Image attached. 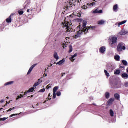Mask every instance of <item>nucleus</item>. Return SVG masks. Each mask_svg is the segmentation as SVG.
Returning a JSON list of instances; mask_svg holds the SVG:
<instances>
[{
	"label": "nucleus",
	"instance_id": "obj_47",
	"mask_svg": "<svg viewBox=\"0 0 128 128\" xmlns=\"http://www.w3.org/2000/svg\"><path fill=\"white\" fill-rule=\"evenodd\" d=\"M126 46H122V50H126Z\"/></svg>",
	"mask_w": 128,
	"mask_h": 128
},
{
	"label": "nucleus",
	"instance_id": "obj_35",
	"mask_svg": "<svg viewBox=\"0 0 128 128\" xmlns=\"http://www.w3.org/2000/svg\"><path fill=\"white\" fill-rule=\"evenodd\" d=\"M110 70L111 72H112V70H114V66H111L109 67Z\"/></svg>",
	"mask_w": 128,
	"mask_h": 128
},
{
	"label": "nucleus",
	"instance_id": "obj_14",
	"mask_svg": "<svg viewBox=\"0 0 128 128\" xmlns=\"http://www.w3.org/2000/svg\"><path fill=\"white\" fill-rule=\"evenodd\" d=\"M96 2H92V3L88 4L87 6L89 8H92L94 6H96Z\"/></svg>",
	"mask_w": 128,
	"mask_h": 128
},
{
	"label": "nucleus",
	"instance_id": "obj_52",
	"mask_svg": "<svg viewBox=\"0 0 128 128\" xmlns=\"http://www.w3.org/2000/svg\"><path fill=\"white\" fill-rule=\"evenodd\" d=\"M0 102H1V104H2V103L4 102V100H2L0 101Z\"/></svg>",
	"mask_w": 128,
	"mask_h": 128
},
{
	"label": "nucleus",
	"instance_id": "obj_62",
	"mask_svg": "<svg viewBox=\"0 0 128 128\" xmlns=\"http://www.w3.org/2000/svg\"><path fill=\"white\" fill-rule=\"evenodd\" d=\"M6 98H7L8 100L9 98H8V97H6Z\"/></svg>",
	"mask_w": 128,
	"mask_h": 128
},
{
	"label": "nucleus",
	"instance_id": "obj_43",
	"mask_svg": "<svg viewBox=\"0 0 128 128\" xmlns=\"http://www.w3.org/2000/svg\"><path fill=\"white\" fill-rule=\"evenodd\" d=\"M53 98H56V93H53Z\"/></svg>",
	"mask_w": 128,
	"mask_h": 128
},
{
	"label": "nucleus",
	"instance_id": "obj_8",
	"mask_svg": "<svg viewBox=\"0 0 128 128\" xmlns=\"http://www.w3.org/2000/svg\"><path fill=\"white\" fill-rule=\"evenodd\" d=\"M128 34V32L124 30H122L120 33L119 34H120V36H126V34Z\"/></svg>",
	"mask_w": 128,
	"mask_h": 128
},
{
	"label": "nucleus",
	"instance_id": "obj_5",
	"mask_svg": "<svg viewBox=\"0 0 128 128\" xmlns=\"http://www.w3.org/2000/svg\"><path fill=\"white\" fill-rule=\"evenodd\" d=\"M66 8V10H70L72 8V3L70 2L68 3V4L66 5V6H65Z\"/></svg>",
	"mask_w": 128,
	"mask_h": 128
},
{
	"label": "nucleus",
	"instance_id": "obj_19",
	"mask_svg": "<svg viewBox=\"0 0 128 128\" xmlns=\"http://www.w3.org/2000/svg\"><path fill=\"white\" fill-rule=\"evenodd\" d=\"M54 58L57 60L60 59V57H58V52H55L54 54Z\"/></svg>",
	"mask_w": 128,
	"mask_h": 128
},
{
	"label": "nucleus",
	"instance_id": "obj_2",
	"mask_svg": "<svg viewBox=\"0 0 128 128\" xmlns=\"http://www.w3.org/2000/svg\"><path fill=\"white\" fill-rule=\"evenodd\" d=\"M64 23L62 22L64 28L66 30V32H72V22H66V20L64 21Z\"/></svg>",
	"mask_w": 128,
	"mask_h": 128
},
{
	"label": "nucleus",
	"instance_id": "obj_58",
	"mask_svg": "<svg viewBox=\"0 0 128 128\" xmlns=\"http://www.w3.org/2000/svg\"><path fill=\"white\" fill-rule=\"evenodd\" d=\"M77 1H78V0H72V2H76Z\"/></svg>",
	"mask_w": 128,
	"mask_h": 128
},
{
	"label": "nucleus",
	"instance_id": "obj_56",
	"mask_svg": "<svg viewBox=\"0 0 128 128\" xmlns=\"http://www.w3.org/2000/svg\"><path fill=\"white\" fill-rule=\"evenodd\" d=\"M51 95H52V94L50 93L48 96L50 97V96H50Z\"/></svg>",
	"mask_w": 128,
	"mask_h": 128
},
{
	"label": "nucleus",
	"instance_id": "obj_34",
	"mask_svg": "<svg viewBox=\"0 0 128 128\" xmlns=\"http://www.w3.org/2000/svg\"><path fill=\"white\" fill-rule=\"evenodd\" d=\"M18 14L20 16H22V14H24V11L19 10V11L18 12Z\"/></svg>",
	"mask_w": 128,
	"mask_h": 128
},
{
	"label": "nucleus",
	"instance_id": "obj_12",
	"mask_svg": "<svg viewBox=\"0 0 128 128\" xmlns=\"http://www.w3.org/2000/svg\"><path fill=\"white\" fill-rule=\"evenodd\" d=\"M12 16H14V14H12L11 16H10L9 18L6 20V22H8V24L12 23Z\"/></svg>",
	"mask_w": 128,
	"mask_h": 128
},
{
	"label": "nucleus",
	"instance_id": "obj_17",
	"mask_svg": "<svg viewBox=\"0 0 128 128\" xmlns=\"http://www.w3.org/2000/svg\"><path fill=\"white\" fill-rule=\"evenodd\" d=\"M126 22H128V20H124V21H122V22H120L118 24V28H120V26H122V24H126Z\"/></svg>",
	"mask_w": 128,
	"mask_h": 128
},
{
	"label": "nucleus",
	"instance_id": "obj_20",
	"mask_svg": "<svg viewBox=\"0 0 128 128\" xmlns=\"http://www.w3.org/2000/svg\"><path fill=\"white\" fill-rule=\"evenodd\" d=\"M66 62V60L64 59H63L62 60L58 62L56 64H58L59 66H61V64H64V62Z\"/></svg>",
	"mask_w": 128,
	"mask_h": 128
},
{
	"label": "nucleus",
	"instance_id": "obj_53",
	"mask_svg": "<svg viewBox=\"0 0 128 128\" xmlns=\"http://www.w3.org/2000/svg\"><path fill=\"white\" fill-rule=\"evenodd\" d=\"M28 98H34V95H32V96H29Z\"/></svg>",
	"mask_w": 128,
	"mask_h": 128
},
{
	"label": "nucleus",
	"instance_id": "obj_44",
	"mask_svg": "<svg viewBox=\"0 0 128 128\" xmlns=\"http://www.w3.org/2000/svg\"><path fill=\"white\" fill-rule=\"evenodd\" d=\"M124 86H125V88H128V82H126L124 84Z\"/></svg>",
	"mask_w": 128,
	"mask_h": 128
},
{
	"label": "nucleus",
	"instance_id": "obj_48",
	"mask_svg": "<svg viewBox=\"0 0 128 128\" xmlns=\"http://www.w3.org/2000/svg\"><path fill=\"white\" fill-rule=\"evenodd\" d=\"M61 76V78H64V76H66V73H62Z\"/></svg>",
	"mask_w": 128,
	"mask_h": 128
},
{
	"label": "nucleus",
	"instance_id": "obj_3",
	"mask_svg": "<svg viewBox=\"0 0 128 128\" xmlns=\"http://www.w3.org/2000/svg\"><path fill=\"white\" fill-rule=\"evenodd\" d=\"M118 44V38L114 36L110 38V45L111 48H116Z\"/></svg>",
	"mask_w": 128,
	"mask_h": 128
},
{
	"label": "nucleus",
	"instance_id": "obj_21",
	"mask_svg": "<svg viewBox=\"0 0 128 128\" xmlns=\"http://www.w3.org/2000/svg\"><path fill=\"white\" fill-rule=\"evenodd\" d=\"M114 74L116 76H119V74H120V70H116L114 71Z\"/></svg>",
	"mask_w": 128,
	"mask_h": 128
},
{
	"label": "nucleus",
	"instance_id": "obj_24",
	"mask_svg": "<svg viewBox=\"0 0 128 128\" xmlns=\"http://www.w3.org/2000/svg\"><path fill=\"white\" fill-rule=\"evenodd\" d=\"M58 87L56 86L53 89V93L56 94V92H58Z\"/></svg>",
	"mask_w": 128,
	"mask_h": 128
},
{
	"label": "nucleus",
	"instance_id": "obj_28",
	"mask_svg": "<svg viewBox=\"0 0 128 128\" xmlns=\"http://www.w3.org/2000/svg\"><path fill=\"white\" fill-rule=\"evenodd\" d=\"M122 62L124 66H128V62H126V60H123L122 61Z\"/></svg>",
	"mask_w": 128,
	"mask_h": 128
},
{
	"label": "nucleus",
	"instance_id": "obj_51",
	"mask_svg": "<svg viewBox=\"0 0 128 128\" xmlns=\"http://www.w3.org/2000/svg\"><path fill=\"white\" fill-rule=\"evenodd\" d=\"M62 46H63V48H64V49L65 48V47H66V44H62Z\"/></svg>",
	"mask_w": 128,
	"mask_h": 128
},
{
	"label": "nucleus",
	"instance_id": "obj_10",
	"mask_svg": "<svg viewBox=\"0 0 128 128\" xmlns=\"http://www.w3.org/2000/svg\"><path fill=\"white\" fill-rule=\"evenodd\" d=\"M106 48L104 46H102L100 48V54H104V52H106Z\"/></svg>",
	"mask_w": 128,
	"mask_h": 128
},
{
	"label": "nucleus",
	"instance_id": "obj_33",
	"mask_svg": "<svg viewBox=\"0 0 128 128\" xmlns=\"http://www.w3.org/2000/svg\"><path fill=\"white\" fill-rule=\"evenodd\" d=\"M110 114L112 116H114V112L112 110H110Z\"/></svg>",
	"mask_w": 128,
	"mask_h": 128
},
{
	"label": "nucleus",
	"instance_id": "obj_16",
	"mask_svg": "<svg viewBox=\"0 0 128 128\" xmlns=\"http://www.w3.org/2000/svg\"><path fill=\"white\" fill-rule=\"evenodd\" d=\"M76 56H78V54H74V56H73L71 58H70V60L72 62H74V60H76V59H74L75 58H76Z\"/></svg>",
	"mask_w": 128,
	"mask_h": 128
},
{
	"label": "nucleus",
	"instance_id": "obj_22",
	"mask_svg": "<svg viewBox=\"0 0 128 128\" xmlns=\"http://www.w3.org/2000/svg\"><path fill=\"white\" fill-rule=\"evenodd\" d=\"M118 4H116L114 6V8H113V10L114 12H118Z\"/></svg>",
	"mask_w": 128,
	"mask_h": 128
},
{
	"label": "nucleus",
	"instance_id": "obj_59",
	"mask_svg": "<svg viewBox=\"0 0 128 128\" xmlns=\"http://www.w3.org/2000/svg\"><path fill=\"white\" fill-rule=\"evenodd\" d=\"M36 106H40V104H38Z\"/></svg>",
	"mask_w": 128,
	"mask_h": 128
},
{
	"label": "nucleus",
	"instance_id": "obj_37",
	"mask_svg": "<svg viewBox=\"0 0 128 128\" xmlns=\"http://www.w3.org/2000/svg\"><path fill=\"white\" fill-rule=\"evenodd\" d=\"M57 96H62V92H60V91H58L56 93Z\"/></svg>",
	"mask_w": 128,
	"mask_h": 128
},
{
	"label": "nucleus",
	"instance_id": "obj_11",
	"mask_svg": "<svg viewBox=\"0 0 128 128\" xmlns=\"http://www.w3.org/2000/svg\"><path fill=\"white\" fill-rule=\"evenodd\" d=\"M114 98L116 100H120V96L118 94H114Z\"/></svg>",
	"mask_w": 128,
	"mask_h": 128
},
{
	"label": "nucleus",
	"instance_id": "obj_63",
	"mask_svg": "<svg viewBox=\"0 0 128 128\" xmlns=\"http://www.w3.org/2000/svg\"><path fill=\"white\" fill-rule=\"evenodd\" d=\"M50 66H52V64H51V65H50Z\"/></svg>",
	"mask_w": 128,
	"mask_h": 128
},
{
	"label": "nucleus",
	"instance_id": "obj_9",
	"mask_svg": "<svg viewBox=\"0 0 128 128\" xmlns=\"http://www.w3.org/2000/svg\"><path fill=\"white\" fill-rule=\"evenodd\" d=\"M102 10H100V9L97 8L95 10L93 11L92 14H102Z\"/></svg>",
	"mask_w": 128,
	"mask_h": 128
},
{
	"label": "nucleus",
	"instance_id": "obj_26",
	"mask_svg": "<svg viewBox=\"0 0 128 128\" xmlns=\"http://www.w3.org/2000/svg\"><path fill=\"white\" fill-rule=\"evenodd\" d=\"M104 72L106 76H108V78H110V73L108 72V70H104Z\"/></svg>",
	"mask_w": 128,
	"mask_h": 128
},
{
	"label": "nucleus",
	"instance_id": "obj_49",
	"mask_svg": "<svg viewBox=\"0 0 128 128\" xmlns=\"http://www.w3.org/2000/svg\"><path fill=\"white\" fill-rule=\"evenodd\" d=\"M120 68H124V69L126 68L124 66H121L120 65Z\"/></svg>",
	"mask_w": 128,
	"mask_h": 128
},
{
	"label": "nucleus",
	"instance_id": "obj_23",
	"mask_svg": "<svg viewBox=\"0 0 128 128\" xmlns=\"http://www.w3.org/2000/svg\"><path fill=\"white\" fill-rule=\"evenodd\" d=\"M105 96H106V98H107V100H108V98H110V92H106L105 94Z\"/></svg>",
	"mask_w": 128,
	"mask_h": 128
},
{
	"label": "nucleus",
	"instance_id": "obj_13",
	"mask_svg": "<svg viewBox=\"0 0 128 128\" xmlns=\"http://www.w3.org/2000/svg\"><path fill=\"white\" fill-rule=\"evenodd\" d=\"M112 88H120V85L118 84V83H115L112 84Z\"/></svg>",
	"mask_w": 128,
	"mask_h": 128
},
{
	"label": "nucleus",
	"instance_id": "obj_30",
	"mask_svg": "<svg viewBox=\"0 0 128 128\" xmlns=\"http://www.w3.org/2000/svg\"><path fill=\"white\" fill-rule=\"evenodd\" d=\"M98 24L102 25L104 24V21L100 20L98 22Z\"/></svg>",
	"mask_w": 128,
	"mask_h": 128
},
{
	"label": "nucleus",
	"instance_id": "obj_41",
	"mask_svg": "<svg viewBox=\"0 0 128 128\" xmlns=\"http://www.w3.org/2000/svg\"><path fill=\"white\" fill-rule=\"evenodd\" d=\"M82 12H78L77 16H78V18H82Z\"/></svg>",
	"mask_w": 128,
	"mask_h": 128
},
{
	"label": "nucleus",
	"instance_id": "obj_42",
	"mask_svg": "<svg viewBox=\"0 0 128 128\" xmlns=\"http://www.w3.org/2000/svg\"><path fill=\"white\" fill-rule=\"evenodd\" d=\"M46 92V88H43L39 91V92Z\"/></svg>",
	"mask_w": 128,
	"mask_h": 128
},
{
	"label": "nucleus",
	"instance_id": "obj_39",
	"mask_svg": "<svg viewBox=\"0 0 128 128\" xmlns=\"http://www.w3.org/2000/svg\"><path fill=\"white\" fill-rule=\"evenodd\" d=\"M88 6L87 5V6H82V8H84V10H88Z\"/></svg>",
	"mask_w": 128,
	"mask_h": 128
},
{
	"label": "nucleus",
	"instance_id": "obj_50",
	"mask_svg": "<svg viewBox=\"0 0 128 128\" xmlns=\"http://www.w3.org/2000/svg\"><path fill=\"white\" fill-rule=\"evenodd\" d=\"M40 82V84H42V80H40V79H39L38 80V82Z\"/></svg>",
	"mask_w": 128,
	"mask_h": 128
},
{
	"label": "nucleus",
	"instance_id": "obj_55",
	"mask_svg": "<svg viewBox=\"0 0 128 128\" xmlns=\"http://www.w3.org/2000/svg\"><path fill=\"white\" fill-rule=\"evenodd\" d=\"M30 12V10L28 9L27 11L28 12Z\"/></svg>",
	"mask_w": 128,
	"mask_h": 128
},
{
	"label": "nucleus",
	"instance_id": "obj_29",
	"mask_svg": "<svg viewBox=\"0 0 128 128\" xmlns=\"http://www.w3.org/2000/svg\"><path fill=\"white\" fill-rule=\"evenodd\" d=\"M40 82H36L34 85V88H36L38 86H40Z\"/></svg>",
	"mask_w": 128,
	"mask_h": 128
},
{
	"label": "nucleus",
	"instance_id": "obj_31",
	"mask_svg": "<svg viewBox=\"0 0 128 128\" xmlns=\"http://www.w3.org/2000/svg\"><path fill=\"white\" fill-rule=\"evenodd\" d=\"M14 82H8L5 84V86H10V84H14Z\"/></svg>",
	"mask_w": 128,
	"mask_h": 128
},
{
	"label": "nucleus",
	"instance_id": "obj_27",
	"mask_svg": "<svg viewBox=\"0 0 128 128\" xmlns=\"http://www.w3.org/2000/svg\"><path fill=\"white\" fill-rule=\"evenodd\" d=\"M24 95L20 94V96H18V98H16V100H18L20 98H24Z\"/></svg>",
	"mask_w": 128,
	"mask_h": 128
},
{
	"label": "nucleus",
	"instance_id": "obj_1",
	"mask_svg": "<svg viewBox=\"0 0 128 128\" xmlns=\"http://www.w3.org/2000/svg\"><path fill=\"white\" fill-rule=\"evenodd\" d=\"M88 24V21L84 20L82 22V26L83 28H80L79 31H78L76 33V34L75 35L76 38H80V36L84 34H86L88 32V30H92L96 31V26H90V27H87L86 25Z\"/></svg>",
	"mask_w": 128,
	"mask_h": 128
},
{
	"label": "nucleus",
	"instance_id": "obj_6",
	"mask_svg": "<svg viewBox=\"0 0 128 128\" xmlns=\"http://www.w3.org/2000/svg\"><path fill=\"white\" fill-rule=\"evenodd\" d=\"M38 64H34L29 70L27 74L28 76V74H32V70H34V68H36V66Z\"/></svg>",
	"mask_w": 128,
	"mask_h": 128
},
{
	"label": "nucleus",
	"instance_id": "obj_18",
	"mask_svg": "<svg viewBox=\"0 0 128 128\" xmlns=\"http://www.w3.org/2000/svg\"><path fill=\"white\" fill-rule=\"evenodd\" d=\"M114 60H116V62H120V56L118 55H116L114 56Z\"/></svg>",
	"mask_w": 128,
	"mask_h": 128
},
{
	"label": "nucleus",
	"instance_id": "obj_15",
	"mask_svg": "<svg viewBox=\"0 0 128 128\" xmlns=\"http://www.w3.org/2000/svg\"><path fill=\"white\" fill-rule=\"evenodd\" d=\"M122 76L124 80H128V74L126 73H124L122 74Z\"/></svg>",
	"mask_w": 128,
	"mask_h": 128
},
{
	"label": "nucleus",
	"instance_id": "obj_57",
	"mask_svg": "<svg viewBox=\"0 0 128 128\" xmlns=\"http://www.w3.org/2000/svg\"><path fill=\"white\" fill-rule=\"evenodd\" d=\"M30 12H32L33 10H32V9H30Z\"/></svg>",
	"mask_w": 128,
	"mask_h": 128
},
{
	"label": "nucleus",
	"instance_id": "obj_46",
	"mask_svg": "<svg viewBox=\"0 0 128 128\" xmlns=\"http://www.w3.org/2000/svg\"><path fill=\"white\" fill-rule=\"evenodd\" d=\"M18 114H13L10 116V118H12L13 116H18Z\"/></svg>",
	"mask_w": 128,
	"mask_h": 128
},
{
	"label": "nucleus",
	"instance_id": "obj_45",
	"mask_svg": "<svg viewBox=\"0 0 128 128\" xmlns=\"http://www.w3.org/2000/svg\"><path fill=\"white\" fill-rule=\"evenodd\" d=\"M78 12H74V13H73V14L74 15V16H78Z\"/></svg>",
	"mask_w": 128,
	"mask_h": 128
},
{
	"label": "nucleus",
	"instance_id": "obj_25",
	"mask_svg": "<svg viewBox=\"0 0 128 128\" xmlns=\"http://www.w3.org/2000/svg\"><path fill=\"white\" fill-rule=\"evenodd\" d=\"M34 90H36V88H30V89L28 91V92H34Z\"/></svg>",
	"mask_w": 128,
	"mask_h": 128
},
{
	"label": "nucleus",
	"instance_id": "obj_61",
	"mask_svg": "<svg viewBox=\"0 0 128 128\" xmlns=\"http://www.w3.org/2000/svg\"><path fill=\"white\" fill-rule=\"evenodd\" d=\"M126 72H127L128 74V68H127V69H126Z\"/></svg>",
	"mask_w": 128,
	"mask_h": 128
},
{
	"label": "nucleus",
	"instance_id": "obj_7",
	"mask_svg": "<svg viewBox=\"0 0 128 128\" xmlns=\"http://www.w3.org/2000/svg\"><path fill=\"white\" fill-rule=\"evenodd\" d=\"M114 102V98H111L108 100L107 102V106H110L112 104V103Z\"/></svg>",
	"mask_w": 128,
	"mask_h": 128
},
{
	"label": "nucleus",
	"instance_id": "obj_40",
	"mask_svg": "<svg viewBox=\"0 0 128 128\" xmlns=\"http://www.w3.org/2000/svg\"><path fill=\"white\" fill-rule=\"evenodd\" d=\"M16 110V107L9 109L8 110H7V112H12V110Z\"/></svg>",
	"mask_w": 128,
	"mask_h": 128
},
{
	"label": "nucleus",
	"instance_id": "obj_60",
	"mask_svg": "<svg viewBox=\"0 0 128 128\" xmlns=\"http://www.w3.org/2000/svg\"><path fill=\"white\" fill-rule=\"evenodd\" d=\"M2 110H4V108H0V111Z\"/></svg>",
	"mask_w": 128,
	"mask_h": 128
},
{
	"label": "nucleus",
	"instance_id": "obj_32",
	"mask_svg": "<svg viewBox=\"0 0 128 128\" xmlns=\"http://www.w3.org/2000/svg\"><path fill=\"white\" fill-rule=\"evenodd\" d=\"M69 48H70V50H69V53L70 54V52H72V46L71 45L69 46Z\"/></svg>",
	"mask_w": 128,
	"mask_h": 128
},
{
	"label": "nucleus",
	"instance_id": "obj_54",
	"mask_svg": "<svg viewBox=\"0 0 128 128\" xmlns=\"http://www.w3.org/2000/svg\"><path fill=\"white\" fill-rule=\"evenodd\" d=\"M24 94V96H26V94H28V92H25Z\"/></svg>",
	"mask_w": 128,
	"mask_h": 128
},
{
	"label": "nucleus",
	"instance_id": "obj_36",
	"mask_svg": "<svg viewBox=\"0 0 128 128\" xmlns=\"http://www.w3.org/2000/svg\"><path fill=\"white\" fill-rule=\"evenodd\" d=\"M8 120V118H0V121L1 122H4L5 120Z\"/></svg>",
	"mask_w": 128,
	"mask_h": 128
},
{
	"label": "nucleus",
	"instance_id": "obj_4",
	"mask_svg": "<svg viewBox=\"0 0 128 128\" xmlns=\"http://www.w3.org/2000/svg\"><path fill=\"white\" fill-rule=\"evenodd\" d=\"M122 46H124V44L122 43L119 44L117 47V50L118 52H122Z\"/></svg>",
	"mask_w": 128,
	"mask_h": 128
},
{
	"label": "nucleus",
	"instance_id": "obj_38",
	"mask_svg": "<svg viewBox=\"0 0 128 128\" xmlns=\"http://www.w3.org/2000/svg\"><path fill=\"white\" fill-rule=\"evenodd\" d=\"M48 100H52V96L50 97V96H48V98L46 99V100L43 102V104H46V102H48Z\"/></svg>",
	"mask_w": 128,
	"mask_h": 128
}]
</instances>
